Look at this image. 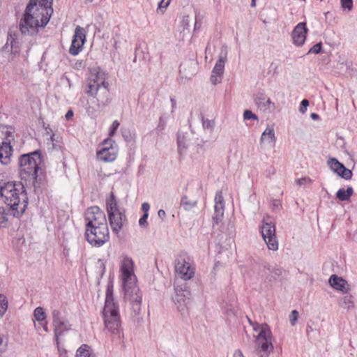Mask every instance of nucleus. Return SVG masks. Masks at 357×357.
Returning a JSON list of instances; mask_svg holds the SVG:
<instances>
[{
    "label": "nucleus",
    "instance_id": "f257e3e1",
    "mask_svg": "<svg viewBox=\"0 0 357 357\" xmlns=\"http://www.w3.org/2000/svg\"><path fill=\"white\" fill-rule=\"evenodd\" d=\"M27 204L26 192L22 183L8 181L0 184V228L6 227L8 215L21 216Z\"/></svg>",
    "mask_w": 357,
    "mask_h": 357
},
{
    "label": "nucleus",
    "instance_id": "f03ea898",
    "mask_svg": "<svg viewBox=\"0 0 357 357\" xmlns=\"http://www.w3.org/2000/svg\"><path fill=\"white\" fill-rule=\"evenodd\" d=\"M107 74L98 69L91 72L86 82V93L91 98L86 103V112L91 118L96 117V112L103 109L110 101Z\"/></svg>",
    "mask_w": 357,
    "mask_h": 357
},
{
    "label": "nucleus",
    "instance_id": "7ed1b4c3",
    "mask_svg": "<svg viewBox=\"0 0 357 357\" xmlns=\"http://www.w3.org/2000/svg\"><path fill=\"white\" fill-rule=\"evenodd\" d=\"M42 162L39 151L23 154L19 158L20 176L22 180L32 185L35 190L40 189L44 183L43 178L38 174Z\"/></svg>",
    "mask_w": 357,
    "mask_h": 357
},
{
    "label": "nucleus",
    "instance_id": "20e7f679",
    "mask_svg": "<svg viewBox=\"0 0 357 357\" xmlns=\"http://www.w3.org/2000/svg\"><path fill=\"white\" fill-rule=\"evenodd\" d=\"M102 316L105 328L112 334L118 335L119 338H120L121 333V322L119 305L113 297L112 283H109L107 286Z\"/></svg>",
    "mask_w": 357,
    "mask_h": 357
},
{
    "label": "nucleus",
    "instance_id": "39448f33",
    "mask_svg": "<svg viewBox=\"0 0 357 357\" xmlns=\"http://www.w3.org/2000/svg\"><path fill=\"white\" fill-rule=\"evenodd\" d=\"M50 17L38 11L32 4H27L20 21L19 29L22 35L33 36L40 28H44L49 22Z\"/></svg>",
    "mask_w": 357,
    "mask_h": 357
},
{
    "label": "nucleus",
    "instance_id": "423d86ee",
    "mask_svg": "<svg viewBox=\"0 0 357 357\" xmlns=\"http://www.w3.org/2000/svg\"><path fill=\"white\" fill-rule=\"evenodd\" d=\"M174 295L172 301L176 308L181 313L188 310V305L190 301V291L186 282L175 280L174 284Z\"/></svg>",
    "mask_w": 357,
    "mask_h": 357
},
{
    "label": "nucleus",
    "instance_id": "0eeeda50",
    "mask_svg": "<svg viewBox=\"0 0 357 357\" xmlns=\"http://www.w3.org/2000/svg\"><path fill=\"white\" fill-rule=\"evenodd\" d=\"M259 229L267 248L273 251L278 250V241L275 234V225L269 217L264 218Z\"/></svg>",
    "mask_w": 357,
    "mask_h": 357
},
{
    "label": "nucleus",
    "instance_id": "6e6552de",
    "mask_svg": "<svg viewBox=\"0 0 357 357\" xmlns=\"http://www.w3.org/2000/svg\"><path fill=\"white\" fill-rule=\"evenodd\" d=\"M85 235L88 243L97 248L101 247L109 240L107 225L86 228Z\"/></svg>",
    "mask_w": 357,
    "mask_h": 357
},
{
    "label": "nucleus",
    "instance_id": "1a4fd4ad",
    "mask_svg": "<svg viewBox=\"0 0 357 357\" xmlns=\"http://www.w3.org/2000/svg\"><path fill=\"white\" fill-rule=\"evenodd\" d=\"M118 149L114 140L105 139L98 146L96 157L98 160L109 162L114 161L117 155Z\"/></svg>",
    "mask_w": 357,
    "mask_h": 357
},
{
    "label": "nucleus",
    "instance_id": "9d476101",
    "mask_svg": "<svg viewBox=\"0 0 357 357\" xmlns=\"http://www.w3.org/2000/svg\"><path fill=\"white\" fill-rule=\"evenodd\" d=\"M123 287L125 299L130 303L133 312L136 314H139L141 310L142 293L136 285V282L123 285Z\"/></svg>",
    "mask_w": 357,
    "mask_h": 357
},
{
    "label": "nucleus",
    "instance_id": "9b49d317",
    "mask_svg": "<svg viewBox=\"0 0 357 357\" xmlns=\"http://www.w3.org/2000/svg\"><path fill=\"white\" fill-rule=\"evenodd\" d=\"M256 336V353L258 357H269L274 349L272 333Z\"/></svg>",
    "mask_w": 357,
    "mask_h": 357
},
{
    "label": "nucleus",
    "instance_id": "f8f14e48",
    "mask_svg": "<svg viewBox=\"0 0 357 357\" xmlns=\"http://www.w3.org/2000/svg\"><path fill=\"white\" fill-rule=\"evenodd\" d=\"M86 228L107 225L105 213L98 206H91L85 213Z\"/></svg>",
    "mask_w": 357,
    "mask_h": 357
},
{
    "label": "nucleus",
    "instance_id": "ddd939ff",
    "mask_svg": "<svg viewBox=\"0 0 357 357\" xmlns=\"http://www.w3.org/2000/svg\"><path fill=\"white\" fill-rule=\"evenodd\" d=\"M54 335L56 340L63 335L65 332L70 330V324L65 318L61 312L58 309H54L52 312Z\"/></svg>",
    "mask_w": 357,
    "mask_h": 357
},
{
    "label": "nucleus",
    "instance_id": "4468645a",
    "mask_svg": "<svg viewBox=\"0 0 357 357\" xmlns=\"http://www.w3.org/2000/svg\"><path fill=\"white\" fill-rule=\"evenodd\" d=\"M120 271L123 286L136 282V276L134 273V262L131 258L128 257H123L121 262Z\"/></svg>",
    "mask_w": 357,
    "mask_h": 357
},
{
    "label": "nucleus",
    "instance_id": "2eb2a0df",
    "mask_svg": "<svg viewBox=\"0 0 357 357\" xmlns=\"http://www.w3.org/2000/svg\"><path fill=\"white\" fill-rule=\"evenodd\" d=\"M177 275L183 280H190L195 275V267L185 259H178L175 265Z\"/></svg>",
    "mask_w": 357,
    "mask_h": 357
},
{
    "label": "nucleus",
    "instance_id": "dca6fc26",
    "mask_svg": "<svg viewBox=\"0 0 357 357\" xmlns=\"http://www.w3.org/2000/svg\"><path fill=\"white\" fill-rule=\"evenodd\" d=\"M85 40V30L79 26H77L75 28L72 43L69 49L70 54L74 56L78 54L79 52L82 50Z\"/></svg>",
    "mask_w": 357,
    "mask_h": 357
},
{
    "label": "nucleus",
    "instance_id": "f3484780",
    "mask_svg": "<svg viewBox=\"0 0 357 357\" xmlns=\"http://www.w3.org/2000/svg\"><path fill=\"white\" fill-rule=\"evenodd\" d=\"M108 218L113 232L118 234L123 228L127 218L123 210L108 214Z\"/></svg>",
    "mask_w": 357,
    "mask_h": 357
},
{
    "label": "nucleus",
    "instance_id": "a211bd4d",
    "mask_svg": "<svg viewBox=\"0 0 357 357\" xmlns=\"http://www.w3.org/2000/svg\"><path fill=\"white\" fill-rule=\"evenodd\" d=\"M255 102L257 108L264 113H272L276 108L275 104L262 93L256 96Z\"/></svg>",
    "mask_w": 357,
    "mask_h": 357
},
{
    "label": "nucleus",
    "instance_id": "6ab92c4d",
    "mask_svg": "<svg viewBox=\"0 0 357 357\" xmlns=\"http://www.w3.org/2000/svg\"><path fill=\"white\" fill-rule=\"evenodd\" d=\"M308 29L305 22L298 23L291 33L293 43L296 46H301L305 43Z\"/></svg>",
    "mask_w": 357,
    "mask_h": 357
},
{
    "label": "nucleus",
    "instance_id": "aec40b11",
    "mask_svg": "<svg viewBox=\"0 0 357 357\" xmlns=\"http://www.w3.org/2000/svg\"><path fill=\"white\" fill-rule=\"evenodd\" d=\"M214 215L213 220L215 224H219L223 218L225 211V202L222 191H218L215 196Z\"/></svg>",
    "mask_w": 357,
    "mask_h": 357
},
{
    "label": "nucleus",
    "instance_id": "412c9836",
    "mask_svg": "<svg viewBox=\"0 0 357 357\" xmlns=\"http://www.w3.org/2000/svg\"><path fill=\"white\" fill-rule=\"evenodd\" d=\"M13 152L10 141L6 139V141L2 142L0 144V162L2 165H6L10 162Z\"/></svg>",
    "mask_w": 357,
    "mask_h": 357
},
{
    "label": "nucleus",
    "instance_id": "4be33fe9",
    "mask_svg": "<svg viewBox=\"0 0 357 357\" xmlns=\"http://www.w3.org/2000/svg\"><path fill=\"white\" fill-rule=\"evenodd\" d=\"M53 0H30L28 4H32V7L38 10V11L47 15L51 17L53 13L52 8Z\"/></svg>",
    "mask_w": 357,
    "mask_h": 357
},
{
    "label": "nucleus",
    "instance_id": "5701e85b",
    "mask_svg": "<svg viewBox=\"0 0 357 357\" xmlns=\"http://www.w3.org/2000/svg\"><path fill=\"white\" fill-rule=\"evenodd\" d=\"M330 285L337 291L347 294L349 291V284L347 280L336 275H332L329 278Z\"/></svg>",
    "mask_w": 357,
    "mask_h": 357
},
{
    "label": "nucleus",
    "instance_id": "b1692460",
    "mask_svg": "<svg viewBox=\"0 0 357 357\" xmlns=\"http://www.w3.org/2000/svg\"><path fill=\"white\" fill-rule=\"evenodd\" d=\"M227 47L222 46L221 48V52L220 54L218 60L217 61L211 73L220 75L223 77V73H224L225 62L227 60Z\"/></svg>",
    "mask_w": 357,
    "mask_h": 357
},
{
    "label": "nucleus",
    "instance_id": "393cba45",
    "mask_svg": "<svg viewBox=\"0 0 357 357\" xmlns=\"http://www.w3.org/2000/svg\"><path fill=\"white\" fill-rule=\"evenodd\" d=\"M176 142L178 153L180 156L183 157L185 155L188 149L187 137L185 134L178 132L176 135Z\"/></svg>",
    "mask_w": 357,
    "mask_h": 357
},
{
    "label": "nucleus",
    "instance_id": "a878e982",
    "mask_svg": "<svg viewBox=\"0 0 357 357\" xmlns=\"http://www.w3.org/2000/svg\"><path fill=\"white\" fill-rule=\"evenodd\" d=\"M8 46L10 47L12 53L17 54L19 52L20 50V45L19 43L17 40V36L16 35L12 34L10 33H8V38H7V42L4 46L5 48H8Z\"/></svg>",
    "mask_w": 357,
    "mask_h": 357
},
{
    "label": "nucleus",
    "instance_id": "bb28decb",
    "mask_svg": "<svg viewBox=\"0 0 357 357\" xmlns=\"http://www.w3.org/2000/svg\"><path fill=\"white\" fill-rule=\"evenodd\" d=\"M106 206L107 214L121 210L118 206L116 197L113 192H112L110 197L106 199Z\"/></svg>",
    "mask_w": 357,
    "mask_h": 357
},
{
    "label": "nucleus",
    "instance_id": "cd10ccee",
    "mask_svg": "<svg viewBox=\"0 0 357 357\" xmlns=\"http://www.w3.org/2000/svg\"><path fill=\"white\" fill-rule=\"evenodd\" d=\"M338 305L344 309L350 310L354 307L353 301V296L349 294H347L338 300Z\"/></svg>",
    "mask_w": 357,
    "mask_h": 357
},
{
    "label": "nucleus",
    "instance_id": "c85d7f7f",
    "mask_svg": "<svg viewBox=\"0 0 357 357\" xmlns=\"http://www.w3.org/2000/svg\"><path fill=\"white\" fill-rule=\"evenodd\" d=\"M353 194V188L349 186L347 190H344V188L339 189L336 192V197L340 201H348Z\"/></svg>",
    "mask_w": 357,
    "mask_h": 357
},
{
    "label": "nucleus",
    "instance_id": "c756f323",
    "mask_svg": "<svg viewBox=\"0 0 357 357\" xmlns=\"http://www.w3.org/2000/svg\"><path fill=\"white\" fill-rule=\"evenodd\" d=\"M264 140H268V142L275 144L276 138L275 135V131L273 128L267 127L263 132L260 138V142H262Z\"/></svg>",
    "mask_w": 357,
    "mask_h": 357
},
{
    "label": "nucleus",
    "instance_id": "7c9ffc66",
    "mask_svg": "<svg viewBox=\"0 0 357 357\" xmlns=\"http://www.w3.org/2000/svg\"><path fill=\"white\" fill-rule=\"evenodd\" d=\"M248 321H249V323L250 324V325L252 326L253 330L255 332L258 333V334L257 335H264L263 333H265V332H266V333H272L270 327L267 324H259L257 322H252L250 319H249Z\"/></svg>",
    "mask_w": 357,
    "mask_h": 357
},
{
    "label": "nucleus",
    "instance_id": "2f4dec72",
    "mask_svg": "<svg viewBox=\"0 0 357 357\" xmlns=\"http://www.w3.org/2000/svg\"><path fill=\"white\" fill-rule=\"evenodd\" d=\"M34 321L42 323L46 319V314L41 307H36L33 311Z\"/></svg>",
    "mask_w": 357,
    "mask_h": 357
},
{
    "label": "nucleus",
    "instance_id": "473e14b6",
    "mask_svg": "<svg viewBox=\"0 0 357 357\" xmlns=\"http://www.w3.org/2000/svg\"><path fill=\"white\" fill-rule=\"evenodd\" d=\"M89 347L86 344L82 345L77 351L76 357H95L90 354Z\"/></svg>",
    "mask_w": 357,
    "mask_h": 357
},
{
    "label": "nucleus",
    "instance_id": "72a5a7b5",
    "mask_svg": "<svg viewBox=\"0 0 357 357\" xmlns=\"http://www.w3.org/2000/svg\"><path fill=\"white\" fill-rule=\"evenodd\" d=\"M328 164L331 169L336 174L339 173L340 169L344 166V165L340 163L336 158H331L328 160Z\"/></svg>",
    "mask_w": 357,
    "mask_h": 357
},
{
    "label": "nucleus",
    "instance_id": "f704fd0d",
    "mask_svg": "<svg viewBox=\"0 0 357 357\" xmlns=\"http://www.w3.org/2000/svg\"><path fill=\"white\" fill-rule=\"evenodd\" d=\"M8 300L6 297L0 294V319L3 317L8 309Z\"/></svg>",
    "mask_w": 357,
    "mask_h": 357
},
{
    "label": "nucleus",
    "instance_id": "c9c22d12",
    "mask_svg": "<svg viewBox=\"0 0 357 357\" xmlns=\"http://www.w3.org/2000/svg\"><path fill=\"white\" fill-rule=\"evenodd\" d=\"M181 205L185 210L189 211L197 205V201L190 202L186 196L182 197Z\"/></svg>",
    "mask_w": 357,
    "mask_h": 357
},
{
    "label": "nucleus",
    "instance_id": "e433bc0d",
    "mask_svg": "<svg viewBox=\"0 0 357 357\" xmlns=\"http://www.w3.org/2000/svg\"><path fill=\"white\" fill-rule=\"evenodd\" d=\"M202 123L204 130H208L210 132L213 131L215 126V121L213 120L205 119L204 116H202Z\"/></svg>",
    "mask_w": 357,
    "mask_h": 357
},
{
    "label": "nucleus",
    "instance_id": "4c0bfd02",
    "mask_svg": "<svg viewBox=\"0 0 357 357\" xmlns=\"http://www.w3.org/2000/svg\"><path fill=\"white\" fill-rule=\"evenodd\" d=\"M337 174L345 180H349L352 177V172L344 166L340 169V171Z\"/></svg>",
    "mask_w": 357,
    "mask_h": 357
},
{
    "label": "nucleus",
    "instance_id": "58836bf2",
    "mask_svg": "<svg viewBox=\"0 0 357 357\" xmlns=\"http://www.w3.org/2000/svg\"><path fill=\"white\" fill-rule=\"evenodd\" d=\"M222 76L211 73L210 80H211V82L213 85H216V84L220 83L222 82Z\"/></svg>",
    "mask_w": 357,
    "mask_h": 357
},
{
    "label": "nucleus",
    "instance_id": "ea45409f",
    "mask_svg": "<svg viewBox=\"0 0 357 357\" xmlns=\"http://www.w3.org/2000/svg\"><path fill=\"white\" fill-rule=\"evenodd\" d=\"M321 43H317L309 50L307 54H319L321 52Z\"/></svg>",
    "mask_w": 357,
    "mask_h": 357
},
{
    "label": "nucleus",
    "instance_id": "a19ab883",
    "mask_svg": "<svg viewBox=\"0 0 357 357\" xmlns=\"http://www.w3.org/2000/svg\"><path fill=\"white\" fill-rule=\"evenodd\" d=\"M181 24L183 29H188L190 24V16L187 14H183L181 17Z\"/></svg>",
    "mask_w": 357,
    "mask_h": 357
},
{
    "label": "nucleus",
    "instance_id": "79ce46f5",
    "mask_svg": "<svg viewBox=\"0 0 357 357\" xmlns=\"http://www.w3.org/2000/svg\"><path fill=\"white\" fill-rule=\"evenodd\" d=\"M243 118L245 120H258V117L256 114L252 112L250 110H245L243 113Z\"/></svg>",
    "mask_w": 357,
    "mask_h": 357
},
{
    "label": "nucleus",
    "instance_id": "37998d69",
    "mask_svg": "<svg viewBox=\"0 0 357 357\" xmlns=\"http://www.w3.org/2000/svg\"><path fill=\"white\" fill-rule=\"evenodd\" d=\"M166 121L165 120V119L163 118L162 116H161L160 118H159V122H158V124L157 126V128H156V130L158 132H162L165 130V127H166Z\"/></svg>",
    "mask_w": 357,
    "mask_h": 357
},
{
    "label": "nucleus",
    "instance_id": "c03bdc74",
    "mask_svg": "<svg viewBox=\"0 0 357 357\" xmlns=\"http://www.w3.org/2000/svg\"><path fill=\"white\" fill-rule=\"evenodd\" d=\"M312 179L309 177H303L301 178H298L296 180V183L298 185H303L310 184L312 183Z\"/></svg>",
    "mask_w": 357,
    "mask_h": 357
},
{
    "label": "nucleus",
    "instance_id": "a18cd8bd",
    "mask_svg": "<svg viewBox=\"0 0 357 357\" xmlns=\"http://www.w3.org/2000/svg\"><path fill=\"white\" fill-rule=\"evenodd\" d=\"M172 0H161L158 3V9L160 10L163 13V10H165L169 5Z\"/></svg>",
    "mask_w": 357,
    "mask_h": 357
},
{
    "label": "nucleus",
    "instance_id": "49530a36",
    "mask_svg": "<svg viewBox=\"0 0 357 357\" xmlns=\"http://www.w3.org/2000/svg\"><path fill=\"white\" fill-rule=\"evenodd\" d=\"M298 312L297 310H293L289 316V321L292 326H294L298 320Z\"/></svg>",
    "mask_w": 357,
    "mask_h": 357
},
{
    "label": "nucleus",
    "instance_id": "de8ad7c7",
    "mask_svg": "<svg viewBox=\"0 0 357 357\" xmlns=\"http://www.w3.org/2000/svg\"><path fill=\"white\" fill-rule=\"evenodd\" d=\"M119 126V123L118 121L115 120L114 121H113L112 124L111 125V126L109 128V136H113L114 135V133L116 131V130L118 129Z\"/></svg>",
    "mask_w": 357,
    "mask_h": 357
},
{
    "label": "nucleus",
    "instance_id": "09e8293b",
    "mask_svg": "<svg viewBox=\"0 0 357 357\" xmlns=\"http://www.w3.org/2000/svg\"><path fill=\"white\" fill-rule=\"evenodd\" d=\"M308 105H309V101L307 99H303L301 102V105L299 107V112L301 114L305 113Z\"/></svg>",
    "mask_w": 357,
    "mask_h": 357
},
{
    "label": "nucleus",
    "instance_id": "8fccbe9b",
    "mask_svg": "<svg viewBox=\"0 0 357 357\" xmlns=\"http://www.w3.org/2000/svg\"><path fill=\"white\" fill-rule=\"evenodd\" d=\"M341 4L343 8L351 10L353 7V0H341Z\"/></svg>",
    "mask_w": 357,
    "mask_h": 357
},
{
    "label": "nucleus",
    "instance_id": "3c124183",
    "mask_svg": "<svg viewBox=\"0 0 357 357\" xmlns=\"http://www.w3.org/2000/svg\"><path fill=\"white\" fill-rule=\"evenodd\" d=\"M123 137L126 141L130 142L135 141L136 134L135 132L131 133L130 132H124V133H123Z\"/></svg>",
    "mask_w": 357,
    "mask_h": 357
},
{
    "label": "nucleus",
    "instance_id": "603ef678",
    "mask_svg": "<svg viewBox=\"0 0 357 357\" xmlns=\"http://www.w3.org/2000/svg\"><path fill=\"white\" fill-rule=\"evenodd\" d=\"M149 214H143L142 217L139 220V225L140 227L146 228L148 226L147 218Z\"/></svg>",
    "mask_w": 357,
    "mask_h": 357
},
{
    "label": "nucleus",
    "instance_id": "864d4df0",
    "mask_svg": "<svg viewBox=\"0 0 357 357\" xmlns=\"http://www.w3.org/2000/svg\"><path fill=\"white\" fill-rule=\"evenodd\" d=\"M7 342L5 339L0 336V356L6 351Z\"/></svg>",
    "mask_w": 357,
    "mask_h": 357
},
{
    "label": "nucleus",
    "instance_id": "5fc2aeb1",
    "mask_svg": "<svg viewBox=\"0 0 357 357\" xmlns=\"http://www.w3.org/2000/svg\"><path fill=\"white\" fill-rule=\"evenodd\" d=\"M282 272H283V269L280 267H275L273 268V270L271 271V273L273 274V276L275 278L277 277H280V275H282Z\"/></svg>",
    "mask_w": 357,
    "mask_h": 357
},
{
    "label": "nucleus",
    "instance_id": "6e6d98bb",
    "mask_svg": "<svg viewBox=\"0 0 357 357\" xmlns=\"http://www.w3.org/2000/svg\"><path fill=\"white\" fill-rule=\"evenodd\" d=\"M150 209V205L147 202H144L142 204V210L144 211V214H149Z\"/></svg>",
    "mask_w": 357,
    "mask_h": 357
},
{
    "label": "nucleus",
    "instance_id": "4d7b16f0",
    "mask_svg": "<svg viewBox=\"0 0 357 357\" xmlns=\"http://www.w3.org/2000/svg\"><path fill=\"white\" fill-rule=\"evenodd\" d=\"M170 102L172 103V112H174L176 107V101L174 98H171Z\"/></svg>",
    "mask_w": 357,
    "mask_h": 357
},
{
    "label": "nucleus",
    "instance_id": "13d9d810",
    "mask_svg": "<svg viewBox=\"0 0 357 357\" xmlns=\"http://www.w3.org/2000/svg\"><path fill=\"white\" fill-rule=\"evenodd\" d=\"M158 215L161 219H164L165 218V216H166V213H165V211L163 209H160L158 211Z\"/></svg>",
    "mask_w": 357,
    "mask_h": 357
},
{
    "label": "nucleus",
    "instance_id": "bf43d9fd",
    "mask_svg": "<svg viewBox=\"0 0 357 357\" xmlns=\"http://www.w3.org/2000/svg\"><path fill=\"white\" fill-rule=\"evenodd\" d=\"M73 116V112L71 109L68 110L65 115L66 120H70Z\"/></svg>",
    "mask_w": 357,
    "mask_h": 357
},
{
    "label": "nucleus",
    "instance_id": "052dcab7",
    "mask_svg": "<svg viewBox=\"0 0 357 357\" xmlns=\"http://www.w3.org/2000/svg\"><path fill=\"white\" fill-rule=\"evenodd\" d=\"M75 66L77 69H79V68H83L84 66V63L82 61H77L75 63Z\"/></svg>",
    "mask_w": 357,
    "mask_h": 357
},
{
    "label": "nucleus",
    "instance_id": "680f3d73",
    "mask_svg": "<svg viewBox=\"0 0 357 357\" xmlns=\"http://www.w3.org/2000/svg\"><path fill=\"white\" fill-rule=\"evenodd\" d=\"M275 172V170L274 167H271L267 171H266V176H271V174H274Z\"/></svg>",
    "mask_w": 357,
    "mask_h": 357
},
{
    "label": "nucleus",
    "instance_id": "e2e57ef3",
    "mask_svg": "<svg viewBox=\"0 0 357 357\" xmlns=\"http://www.w3.org/2000/svg\"><path fill=\"white\" fill-rule=\"evenodd\" d=\"M233 357H244V356L243 355L241 351L240 350H236L235 351V352L234 353V356Z\"/></svg>",
    "mask_w": 357,
    "mask_h": 357
},
{
    "label": "nucleus",
    "instance_id": "0e129e2a",
    "mask_svg": "<svg viewBox=\"0 0 357 357\" xmlns=\"http://www.w3.org/2000/svg\"><path fill=\"white\" fill-rule=\"evenodd\" d=\"M310 117L312 120H318L319 119V116L317 113H312Z\"/></svg>",
    "mask_w": 357,
    "mask_h": 357
},
{
    "label": "nucleus",
    "instance_id": "69168bd1",
    "mask_svg": "<svg viewBox=\"0 0 357 357\" xmlns=\"http://www.w3.org/2000/svg\"><path fill=\"white\" fill-rule=\"evenodd\" d=\"M50 140H51V142H52V143L53 146H54V134L51 135V136H50Z\"/></svg>",
    "mask_w": 357,
    "mask_h": 357
},
{
    "label": "nucleus",
    "instance_id": "338daca9",
    "mask_svg": "<svg viewBox=\"0 0 357 357\" xmlns=\"http://www.w3.org/2000/svg\"><path fill=\"white\" fill-rule=\"evenodd\" d=\"M41 324L43 326V328L45 331H47V322H45V324H43V323L42 322Z\"/></svg>",
    "mask_w": 357,
    "mask_h": 357
},
{
    "label": "nucleus",
    "instance_id": "774afa93",
    "mask_svg": "<svg viewBox=\"0 0 357 357\" xmlns=\"http://www.w3.org/2000/svg\"><path fill=\"white\" fill-rule=\"evenodd\" d=\"M250 6L252 7H255V6H256V0H252Z\"/></svg>",
    "mask_w": 357,
    "mask_h": 357
}]
</instances>
